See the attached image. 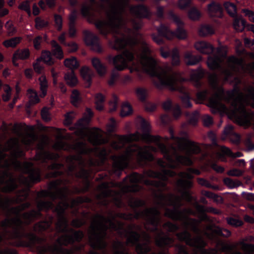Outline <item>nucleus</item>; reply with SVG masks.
Here are the masks:
<instances>
[{"label":"nucleus","mask_w":254,"mask_h":254,"mask_svg":"<svg viewBox=\"0 0 254 254\" xmlns=\"http://www.w3.org/2000/svg\"><path fill=\"white\" fill-rule=\"evenodd\" d=\"M208 68L213 70V72L209 75L211 85L216 92L213 96H208L209 91L207 89L199 91L196 93V98L200 101L207 100L209 101V106L213 114L219 113L220 107L225 106L222 102L230 105L236 111L239 109L243 112L246 111V108L243 103L244 100L248 102L249 100L254 101V87L251 86L248 89V95L245 96L241 92L239 87L235 85L231 90L226 91L224 88L218 85L219 74L223 78L225 82L239 84L241 79L238 76L239 65L243 68L244 65H249L254 69V64H207Z\"/></svg>","instance_id":"nucleus-1"},{"label":"nucleus","mask_w":254,"mask_h":254,"mask_svg":"<svg viewBox=\"0 0 254 254\" xmlns=\"http://www.w3.org/2000/svg\"><path fill=\"white\" fill-rule=\"evenodd\" d=\"M89 3H85L81 8V13L85 17L93 16L94 12L105 10L108 21L97 20L96 27L101 34L106 35L111 30L119 29L124 21L122 14L127 5L128 0H101L100 4L94 0H88Z\"/></svg>","instance_id":"nucleus-2"},{"label":"nucleus","mask_w":254,"mask_h":254,"mask_svg":"<svg viewBox=\"0 0 254 254\" xmlns=\"http://www.w3.org/2000/svg\"><path fill=\"white\" fill-rule=\"evenodd\" d=\"M144 175L147 177L159 180L155 181L154 187L160 192L156 196L159 200V203L163 206L168 205L174 207L173 209L166 208L165 216L174 221L181 220L183 212L179 209L180 206L179 197L172 193L167 196L163 193L164 190L168 189L167 182L169 177L176 176L177 175L176 172L172 170H164L163 172H160L150 169L145 171Z\"/></svg>","instance_id":"nucleus-3"},{"label":"nucleus","mask_w":254,"mask_h":254,"mask_svg":"<svg viewBox=\"0 0 254 254\" xmlns=\"http://www.w3.org/2000/svg\"><path fill=\"white\" fill-rule=\"evenodd\" d=\"M143 72L152 78V82L159 89L167 88L171 91L179 90L181 95L180 96L183 106L185 108H191V97L190 93L183 87L178 86V79L174 74H169L160 64H141Z\"/></svg>","instance_id":"nucleus-4"},{"label":"nucleus","mask_w":254,"mask_h":254,"mask_svg":"<svg viewBox=\"0 0 254 254\" xmlns=\"http://www.w3.org/2000/svg\"><path fill=\"white\" fill-rule=\"evenodd\" d=\"M21 209L19 207H12L10 209L11 213L16 215L14 218H6L2 221L0 225L7 231L8 228L12 227L13 231L10 237L16 241V246L19 247L32 248L37 244H41L45 239L38 236L32 232L27 233L23 228L24 222L20 217ZM3 237L0 234V243Z\"/></svg>","instance_id":"nucleus-5"},{"label":"nucleus","mask_w":254,"mask_h":254,"mask_svg":"<svg viewBox=\"0 0 254 254\" xmlns=\"http://www.w3.org/2000/svg\"><path fill=\"white\" fill-rule=\"evenodd\" d=\"M54 201L40 200L37 204V210L33 209L30 212H25L23 214V217L26 225L30 224L35 220L42 218L43 215L42 211L48 212L50 210H53L54 212L57 213L58 221L56 223V227L58 233H63L74 236L73 233L70 231L72 228H68V220L65 216V207L60 203L56 206L54 204ZM63 236V235H62Z\"/></svg>","instance_id":"nucleus-6"},{"label":"nucleus","mask_w":254,"mask_h":254,"mask_svg":"<svg viewBox=\"0 0 254 254\" xmlns=\"http://www.w3.org/2000/svg\"><path fill=\"white\" fill-rule=\"evenodd\" d=\"M149 149L156 150L155 147L146 145L142 147L135 145V148L128 147L124 154L117 156L114 155L111 156V159L113 161L112 169L113 173L118 177H120L122 172L127 168L132 160L133 153H136V158L138 163L140 165H143L147 162H151L154 160L153 155L149 151Z\"/></svg>","instance_id":"nucleus-7"},{"label":"nucleus","mask_w":254,"mask_h":254,"mask_svg":"<svg viewBox=\"0 0 254 254\" xmlns=\"http://www.w3.org/2000/svg\"><path fill=\"white\" fill-rule=\"evenodd\" d=\"M146 138L150 143H155L158 147L164 158L169 163V167L173 170L179 168L180 166H190L192 164L191 158L189 156H183L178 153L177 149L173 145L169 148L165 144L161 142V137L159 135H153L149 133L146 134ZM157 164L162 169L163 172L166 169V163L161 158L156 161Z\"/></svg>","instance_id":"nucleus-8"},{"label":"nucleus","mask_w":254,"mask_h":254,"mask_svg":"<svg viewBox=\"0 0 254 254\" xmlns=\"http://www.w3.org/2000/svg\"><path fill=\"white\" fill-rule=\"evenodd\" d=\"M95 217L96 225L91 226V235L89 238L90 246L94 250H105L107 247L105 239L107 236V231L108 229L106 223H109L114 230L119 231L124 230V224L119 222L118 225H117L113 221L115 217L111 219L107 218L102 214H97Z\"/></svg>","instance_id":"nucleus-9"},{"label":"nucleus","mask_w":254,"mask_h":254,"mask_svg":"<svg viewBox=\"0 0 254 254\" xmlns=\"http://www.w3.org/2000/svg\"><path fill=\"white\" fill-rule=\"evenodd\" d=\"M64 181L62 179L52 181L49 184L50 190H42L41 194L43 197H50L53 201L56 199L61 200L60 203L65 207L66 210L68 208H74L75 206L85 202V199L82 197H78L71 200V203L68 202V196L70 193V190L67 186L60 188V186L64 184Z\"/></svg>","instance_id":"nucleus-10"},{"label":"nucleus","mask_w":254,"mask_h":254,"mask_svg":"<svg viewBox=\"0 0 254 254\" xmlns=\"http://www.w3.org/2000/svg\"><path fill=\"white\" fill-rule=\"evenodd\" d=\"M145 205V202L139 198H132L129 201L128 205L133 209L134 212L132 214V219L138 220L142 218L154 227V231H157L161 222V212L157 207L146 208L144 211L137 210V208L144 207Z\"/></svg>","instance_id":"nucleus-11"},{"label":"nucleus","mask_w":254,"mask_h":254,"mask_svg":"<svg viewBox=\"0 0 254 254\" xmlns=\"http://www.w3.org/2000/svg\"><path fill=\"white\" fill-rule=\"evenodd\" d=\"M74 149L78 152V154L72 155L67 157V160L69 162H77L80 169L79 172L75 173V177L78 179H83L85 180V188L83 190V192L87 191L91 187V183L88 180L89 172L85 169V161L82 157L83 155L88 153L85 144L83 142H78L74 146ZM82 190L77 187L75 188V193H80Z\"/></svg>","instance_id":"nucleus-12"},{"label":"nucleus","mask_w":254,"mask_h":254,"mask_svg":"<svg viewBox=\"0 0 254 254\" xmlns=\"http://www.w3.org/2000/svg\"><path fill=\"white\" fill-rule=\"evenodd\" d=\"M194 48L199 53L208 55L207 64H221L225 61L228 52V47L222 46L217 48L216 54H213L215 50L213 46L205 41H196Z\"/></svg>","instance_id":"nucleus-13"},{"label":"nucleus","mask_w":254,"mask_h":254,"mask_svg":"<svg viewBox=\"0 0 254 254\" xmlns=\"http://www.w3.org/2000/svg\"><path fill=\"white\" fill-rule=\"evenodd\" d=\"M74 236L65 234L58 238L56 240L57 245L50 247L49 250L54 254H73V251L63 247L68 245L74 246L75 243H80L84 237V233L81 230L70 229Z\"/></svg>","instance_id":"nucleus-14"},{"label":"nucleus","mask_w":254,"mask_h":254,"mask_svg":"<svg viewBox=\"0 0 254 254\" xmlns=\"http://www.w3.org/2000/svg\"><path fill=\"white\" fill-rule=\"evenodd\" d=\"M176 236L180 241L185 242L187 245L193 248L194 254H218L216 249L205 248L207 243L201 236L192 238L187 230L177 233Z\"/></svg>","instance_id":"nucleus-15"},{"label":"nucleus","mask_w":254,"mask_h":254,"mask_svg":"<svg viewBox=\"0 0 254 254\" xmlns=\"http://www.w3.org/2000/svg\"><path fill=\"white\" fill-rule=\"evenodd\" d=\"M155 180H150L145 179V175L137 172H133L127 176L123 180L125 189L127 191L137 192L139 189V184L143 183L146 186L154 187Z\"/></svg>","instance_id":"nucleus-16"},{"label":"nucleus","mask_w":254,"mask_h":254,"mask_svg":"<svg viewBox=\"0 0 254 254\" xmlns=\"http://www.w3.org/2000/svg\"><path fill=\"white\" fill-rule=\"evenodd\" d=\"M169 16L170 18L176 23L178 26L176 32L170 31L168 26L161 24L160 27L157 28L159 35L166 37L168 39H172L174 37H176L180 40H184L187 38V33L181 27L183 25V22L179 17L175 15L172 12H170Z\"/></svg>","instance_id":"nucleus-17"},{"label":"nucleus","mask_w":254,"mask_h":254,"mask_svg":"<svg viewBox=\"0 0 254 254\" xmlns=\"http://www.w3.org/2000/svg\"><path fill=\"white\" fill-rule=\"evenodd\" d=\"M140 228L135 224L129 226L128 230H125L126 233L129 235L127 241L128 243L135 246L138 254H146L151 251V248L147 243L141 244L140 243L141 235L137 231H134L135 228Z\"/></svg>","instance_id":"nucleus-18"},{"label":"nucleus","mask_w":254,"mask_h":254,"mask_svg":"<svg viewBox=\"0 0 254 254\" xmlns=\"http://www.w3.org/2000/svg\"><path fill=\"white\" fill-rule=\"evenodd\" d=\"M161 234L163 236H159L155 241V244L160 249H167V252L162 251L157 254H169L168 249L174 246V240L168 235H164L163 232ZM175 247L178 250L177 254H190L186 246L183 245L177 244Z\"/></svg>","instance_id":"nucleus-19"},{"label":"nucleus","mask_w":254,"mask_h":254,"mask_svg":"<svg viewBox=\"0 0 254 254\" xmlns=\"http://www.w3.org/2000/svg\"><path fill=\"white\" fill-rule=\"evenodd\" d=\"M25 173L29 175V178L22 176L20 180L21 184L30 188L31 184H36L42 181V172L39 168H33V164L26 163L24 166Z\"/></svg>","instance_id":"nucleus-20"},{"label":"nucleus","mask_w":254,"mask_h":254,"mask_svg":"<svg viewBox=\"0 0 254 254\" xmlns=\"http://www.w3.org/2000/svg\"><path fill=\"white\" fill-rule=\"evenodd\" d=\"M38 160L42 163L47 164L48 161H54L51 165H48L47 168L49 170H60L64 167L62 163L57 162L60 156L58 153H53L49 151H46L43 147L41 148L40 151L36 154Z\"/></svg>","instance_id":"nucleus-21"},{"label":"nucleus","mask_w":254,"mask_h":254,"mask_svg":"<svg viewBox=\"0 0 254 254\" xmlns=\"http://www.w3.org/2000/svg\"><path fill=\"white\" fill-rule=\"evenodd\" d=\"M137 43V39L135 33L130 29L127 30V37L123 36L121 38L115 37V42L113 47L116 50H121L127 46H133Z\"/></svg>","instance_id":"nucleus-22"},{"label":"nucleus","mask_w":254,"mask_h":254,"mask_svg":"<svg viewBox=\"0 0 254 254\" xmlns=\"http://www.w3.org/2000/svg\"><path fill=\"white\" fill-rule=\"evenodd\" d=\"M169 132L170 138L174 141L179 142H185V146L188 148V151L190 154H197L201 151V149L199 145L195 142L189 140L187 137H178L175 135L174 131L172 128L170 129Z\"/></svg>","instance_id":"nucleus-23"},{"label":"nucleus","mask_w":254,"mask_h":254,"mask_svg":"<svg viewBox=\"0 0 254 254\" xmlns=\"http://www.w3.org/2000/svg\"><path fill=\"white\" fill-rule=\"evenodd\" d=\"M108 62L113 64H126L132 62L135 59L134 54L128 50L124 51L122 54L113 57H108Z\"/></svg>","instance_id":"nucleus-24"},{"label":"nucleus","mask_w":254,"mask_h":254,"mask_svg":"<svg viewBox=\"0 0 254 254\" xmlns=\"http://www.w3.org/2000/svg\"><path fill=\"white\" fill-rule=\"evenodd\" d=\"M85 42L86 44L90 46L91 49L98 53L102 51L98 37L89 31H84Z\"/></svg>","instance_id":"nucleus-25"},{"label":"nucleus","mask_w":254,"mask_h":254,"mask_svg":"<svg viewBox=\"0 0 254 254\" xmlns=\"http://www.w3.org/2000/svg\"><path fill=\"white\" fill-rule=\"evenodd\" d=\"M137 59L141 62V64H157V61L154 57L150 55V50L148 45L144 43L141 48V54H139L135 52Z\"/></svg>","instance_id":"nucleus-26"},{"label":"nucleus","mask_w":254,"mask_h":254,"mask_svg":"<svg viewBox=\"0 0 254 254\" xmlns=\"http://www.w3.org/2000/svg\"><path fill=\"white\" fill-rule=\"evenodd\" d=\"M48 219H45L37 222L35 224L34 229L35 231H37L39 233H42L45 231L52 232L54 231V228L52 227V224L54 222V218L52 215H48Z\"/></svg>","instance_id":"nucleus-27"},{"label":"nucleus","mask_w":254,"mask_h":254,"mask_svg":"<svg viewBox=\"0 0 254 254\" xmlns=\"http://www.w3.org/2000/svg\"><path fill=\"white\" fill-rule=\"evenodd\" d=\"M223 134L232 142L235 144H239L240 143L241 136L239 133L235 131L234 127L232 125H229L227 126L224 129Z\"/></svg>","instance_id":"nucleus-28"},{"label":"nucleus","mask_w":254,"mask_h":254,"mask_svg":"<svg viewBox=\"0 0 254 254\" xmlns=\"http://www.w3.org/2000/svg\"><path fill=\"white\" fill-rule=\"evenodd\" d=\"M186 64H197L202 62V57L199 55H193V52L188 51L185 52L183 56Z\"/></svg>","instance_id":"nucleus-29"},{"label":"nucleus","mask_w":254,"mask_h":254,"mask_svg":"<svg viewBox=\"0 0 254 254\" xmlns=\"http://www.w3.org/2000/svg\"><path fill=\"white\" fill-rule=\"evenodd\" d=\"M207 10L211 17H221L222 9L221 5L215 2H212L207 5Z\"/></svg>","instance_id":"nucleus-30"},{"label":"nucleus","mask_w":254,"mask_h":254,"mask_svg":"<svg viewBox=\"0 0 254 254\" xmlns=\"http://www.w3.org/2000/svg\"><path fill=\"white\" fill-rule=\"evenodd\" d=\"M205 73V72L203 69H200L191 74L190 80L196 88L200 89L202 85L201 79L204 76Z\"/></svg>","instance_id":"nucleus-31"},{"label":"nucleus","mask_w":254,"mask_h":254,"mask_svg":"<svg viewBox=\"0 0 254 254\" xmlns=\"http://www.w3.org/2000/svg\"><path fill=\"white\" fill-rule=\"evenodd\" d=\"M130 12L138 18L146 17L149 15L146 7L142 5L132 6L130 9Z\"/></svg>","instance_id":"nucleus-32"},{"label":"nucleus","mask_w":254,"mask_h":254,"mask_svg":"<svg viewBox=\"0 0 254 254\" xmlns=\"http://www.w3.org/2000/svg\"><path fill=\"white\" fill-rule=\"evenodd\" d=\"M80 75L84 80L88 84V86H90L92 83V79L94 75V73L92 70L87 66H83L80 71Z\"/></svg>","instance_id":"nucleus-33"},{"label":"nucleus","mask_w":254,"mask_h":254,"mask_svg":"<svg viewBox=\"0 0 254 254\" xmlns=\"http://www.w3.org/2000/svg\"><path fill=\"white\" fill-rule=\"evenodd\" d=\"M30 55L29 50L27 48L23 49H18L16 51L13 55V61L18 60H25L29 58Z\"/></svg>","instance_id":"nucleus-34"},{"label":"nucleus","mask_w":254,"mask_h":254,"mask_svg":"<svg viewBox=\"0 0 254 254\" xmlns=\"http://www.w3.org/2000/svg\"><path fill=\"white\" fill-rule=\"evenodd\" d=\"M64 79L67 84L70 87H74L78 83L77 77L73 70L65 74Z\"/></svg>","instance_id":"nucleus-35"},{"label":"nucleus","mask_w":254,"mask_h":254,"mask_svg":"<svg viewBox=\"0 0 254 254\" xmlns=\"http://www.w3.org/2000/svg\"><path fill=\"white\" fill-rule=\"evenodd\" d=\"M138 136L134 134L118 136L119 142L122 146H125L126 144L131 143L133 141H138Z\"/></svg>","instance_id":"nucleus-36"},{"label":"nucleus","mask_w":254,"mask_h":254,"mask_svg":"<svg viewBox=\"0 0 254 254\" xmlns=\"http://www.w3.org/2000/svg\"><path fill=\"white\" fill-rule=\"evenodd\" d=\"M40 89L41 94L40 97L44 98L47 94V90L48 88V80L45 76L42 75L39 78Z\"/></svg>","instance_id":"nucleus-37"},{"label":"nucleus","mask_w":254,"mask_h":254,"mask_svg":"<svg viewBox=\"0 0 254 254\" xmlns=\"http://www.w3.org/2000/svg\"><path fill=\"white\" fill-rule=\"evenodd\" d=\"M94 113L91 109L89 108H87L83 118L78 121V124L80 126L82 127L84 126V124H89L91 122Z\"/></svg>","instance_id":"nucleus-38"},{"label":"nucleus","mask_w":254,"mask_h":254,"mask_svg":"<svg viewBox=\"0 0 254 254\" xmlns=\"http://www.w3.org/2000/svg\"><path fill=\"white\" fill-rule=\"evenodd\" d=\"M198 32L200 36L206 37L214 34V30L211 26L205 24L200 26Z\"/></svg>","instance_id":"nucleus-39"},{"label":"nucleus","mask_w":254,"mask_h":254,"mask_svg":"<svg viewBox=\"0 0 254 254\" xmlns=\"http://www.w3.org/2000/svg\"><path fill=\"white\" fill-rule=\"evenodd\" d=\"M70 103L75 107H78L82 101L80 93L77 89H73L70 95Z\"/></svg>","instance_id":"nucleus-40"},{"label":"nucleus","mask_w":254,"mask_h":254,"mask_svg":"<svg viewBox=\"0 0 254 254\" xmlns=\"http://www.w3.org/2000/svg\"><path fill=\"white\" fill-rule=\"evenodd\" d=\"M51 44L53 48L52 52L53 55L59 59H63L64 54L61 46L55 40H52L51 42Z\"/></svg>","instance_id":"nucleus-41"},{"label":"nucleus","mask_w":254,"mask_h":254,"mask_svg":"<svg viewBox=\"0 0 254 254\" xmlns=\"http://www.w3.org/2000/svg\"><path fill=\"white\" fill-rule=\"evenodd\" d=\"M27 94L29 96V103L31 105H35L38 103L40 100L37 91L33 89H28Z\"/></svg>","instance_id":"nucleus-42"},{"label":"nucleus","mask_w":254,"mask_h":254,"mask_svg":"<svg viewBox=\"0 0 254 254\" xmlns=\"http://www.w3.org/2000/svg\"><path fill=\"white\" fill-rule=\"evenodd\" d=\"M105 101V96L101 93H97L95 96L96 109L101 111L104 109V103Z\"/></svg>","instance_id":"nucleus-43"},{"label":"nucleus","mask_w":254,"mask_h":254,"mask_svg":"<svg viewBox=\"0 0 254 254\" xmlns=\"http://www.w3.org/2000/svg\"><path fill=\"white\" fill-rule=\"evenodd\" d=\"M21 40L22 38L20 37H13L3 41V45L6 48H14L16 47L19 43H20Z\"/></svg>","instance_id":"nucleus-44"},{"label":"nucleus","mask_w":254,"mask_h":254,"mask_svg":"<svg viewBox=\"0 0 254 254\" xmlns=\"http://www.w3.org/2000/svg\"><path fill=\"white\" fill-rule=\"evenodd\" d=\"M201 16L200 11L195 7H192L188 12V17L192 21L198 20Z\"/></svg>","instance_id":"nucleus-45"},{"label":"nucleus","mask_w":254,"mask_h":254,"mask_svg":"<svg viewBox=\"0 0 254 254\" xmlns=\"http://www.w3.org/2000/svg\"><path fill=\"white\" fill-rule=\"evenodd\" d=\"M197 182L200 186L205 187L209 189H211L214 190H218L219 189V187L217 185L211 184L208 181L204 178H197Z\"/></svg>","instance_id":"nucleus-46"},{"label":"nucleus","mask_w":254,"mask_h":254,"mask_svg":"<svg viewBox=\"0 0 254 254\" xmlns=\"http://www.w3.org/2000/svg\"><path fill=\"white\" fill-rule=\"evenodd\" d=\"M177 185L180 188L186 190L192 188L193 183L191 180H186L184 179H180L177 181Z\"/></svg>","instance_id":"nucleus-47"},{"label":"nucleus","mask_w":254,"mask_h":254,"mask_svg":"<svg viewBox=\"0 0 254 254\" xmlns=\"http://www.w3.org/2000/svg\"><path fill=\"white\" fill-rule=\"evenodd\" d=\"M136 94L138 99L142 102L145 103L146 101L147 91L146 89L138 87L136 89Z\"/></svg>","instance_id":"nucleus-48"},{"label":"nucleus","mask_w":254,"mask_h":254,"mask_svg":"<svg viewBox=\"0 0 254 254\" xmlns=\"http://www.w3.org/2000/svg\"><path fill=\"white\" fill-rule=\"evenodd\" d=\"M246 21L242 18H236L234 20L233 26L236 30L238 32L242 31L245 28Z\"/></svg>","instance_id":"nucleus-49"},{"label":"nucleus","mask_w":254,"mask_h":254,"mask_svg":"<svg viewBox=\"0 0 254 254\" xmlns=\"http://www.w3.org/2000/svg\"><path fill=\"white\" fill-rule=\"evenodd\" d=\"M223 5L229 13L232 16H234L236 14V6L233 3L227 1L224 3Z\"/></svg>","instance_id":"nucleus-50"},{"label":"nucleus","mask_w":254,"mask_h":254,"mask_svg":"<svg viewBox=\"0 0 254 254\" xmlns=\"http://www.w3.org/2000/svg\"><path fill=\"white\" fill-rule=\"evenodd\" d=\"M132 108L128 103H124L121 109L120 115L122 117H126L132 113Z\"/></svg>","instance_id":"nucleus-51"},{"label":"nucleus","mask_w":254,"mask_h":254,"mask_svg":"<svg viewBox=\"0 0 254 254\" xmlns=\"http://www.w3.org/2000/svg\"><path fill=\"white\" fill-rule=\"evenodd\" d=\"M35 28L38 30H41L42 29L46 27L49 25V21L41 17H38L35 19Z\"/></svg>","instance_id":"nucleus-52"},{"label":"nucleus","mask_w":254,"mask_h":254,"mask_svg":"<svg viewBox=\"0 0 254 254\" xmlns=\"http://www.w3.org/2000/svg\"><path fill=\"white\" fill-rule=\"evenodd\" d=\"M202 194L207 198L213 199L214 201L217 202L223 200V198L221 196L208 190L202 191Z\"/></svg>","instance_id":"nucleus-53"},{"label":"nucleus","mask_w":254,"mask_h":254,"mask_svg":"<svg viewBox=\"0 0 254 254\" xmlns=\"http://www.w3.org/2000/svg\"><path fill=\"white\" fill-rule=\"evenodd\" d=\"M51 54L50 52L48 51H44L42 52L41 56L39 58L37 59L39 62H43L47 64L51 60Z\"/></svg>","instance_id":"nucleus-54"},{"label":"nucleus","mask_w":254,"mask_h":254,"mask_svg":"<svg viewBox=\"0 0 254 254\" xmlns=\"http://www.w3.org/2000/svg\"><path fill=\"white\" fill-rule=\"evenodd\" d=\"M199 118V112L197 111H194L190 116L188 121L189 124L192 126L196 125L198 123Z\"/></svg>","instance_id":"nucleus-55"},{"label":"nucleus","mask_w":254,"mask_h":254,"mask_svg":"<svg viewBox=\"0 0 254 254\" xmlns=\"http://www.w3.org/2000/svg\"><path fill=\"white\" fill-rule=\"evenodd\" d=\"M12 89L8 85H6L4 88V93L2 95V99L4 102H7L10 99Z\"/></svg>","instance_id":"nucleus-56"},{"label":"nucleus","mask_w":254,"mask_h":254,"mask_svg":"<svg viewBox=\"0 0 254 254\" xmlns=\"http://www.w3.org/2000/svg\"><path fill=\"white\" fill-rule=\"evenodd\" d=\"M163 227L164 228H167L168 231L169 232L175 233L177 232L179 229V226L175 223H173L170 221L167 222L164 224Z\"/></svg>","instance_id":"nucleus-57"},{"label":"nucleus","mask_w":254,"mask_h":254,"mask_svg":"<svg viewBox=\"0 0 254 254\" xmlns=\"http://www.w3.org/2000/svg\"><path fill=\"white\" fill-rule=\"evenodd\" d=\"M5 27L6 29L7 34L9 36H12L16 32V28L14 26L12 22L10 21L6 22Z\"/></svg>","instance_id":"nucleus-58"},{"label":"nucleus","mask_w":254,"mask_h":254,"mask_svg":"<svg viewBox=\"0 0 254 254\" xmlns=\"http://www.w3.org/2000/svg\"><path fill=\"white\" fill-rule=\"evenodd\" d=\"M97 73L101 76H103L107 72L106 64H92Z\"/></svg>","instance_id":"nucleus-59"},{"label":"nucleus","mask_w":254,"mask_h":254,"mask_svg":"<svg viewBox=\"0 0 254 254\" xmlns=\"http://www.w3.org/2000/svg\"><path fill=\"white\" fill-rule=\"evenodd\" d=\"M171 54L172 61L175 64H179L180 62V57L179 50L176 48H174L172 50Z\"/></svg>","instance_id":"nucleus-60"},{"label":"nucleus","mask_w":254,"mask_h":254,"mask_svg":"<svg viewBox=\"0 0 254 254\" xmlns=\"http://www.w3.org/2000/svg\"><path fill=\"white\" fill-rule=\"evenodd\" d=\"M119 77V73L117 71H113L111 73L109 80H108V84L110 86L115 85Z\"/></svg>","instance_id":"nucleus-61"},{"label":"nucleus","mask_w":254,"mask_h":254,"mask_svg":"<svg viewBox=\"0 0 254 254\" xmlns=\"http://www.w3.org/2000/svg\"><path fill=\"white\" fill-rule=\"evenodd\" d=\"M227 223L228 224L236 227L243 225V222L242 220L232 217L229 218L227 219Z\"/></svg>","instance_id":"nucleus-62"},{"label":"nucleus","mask_w":254,"mask_h":254,"mask_svg":"<svg viewBox=\"0 0 254 254\" xmlns=\"http://www.w3.org/2000/svg\"><path fill=\"white\" fill-rule=\"evenodd\" d=\"M54 20L55 23V26L58 31H61L62 29L63 19L61 16L56 14L54 16Z\"/></svg>","instance_id":"nucleus-63"},{"label":"nucleus","mask_w":254,"mask_h":254,"mask_svg":"<svg viewBox=\"0 0 254 254\" xmlns=\"http://www.w3.org/2000/svg\"><path fill=\"white\" fill-rule=\"evenodd\" d=\"M171 110L173 115L176 119H178L182 114L181 109L179 104H176L174 107H173Z\"/></svg>","instance_id":"nucleus-64"}]
</instances>
